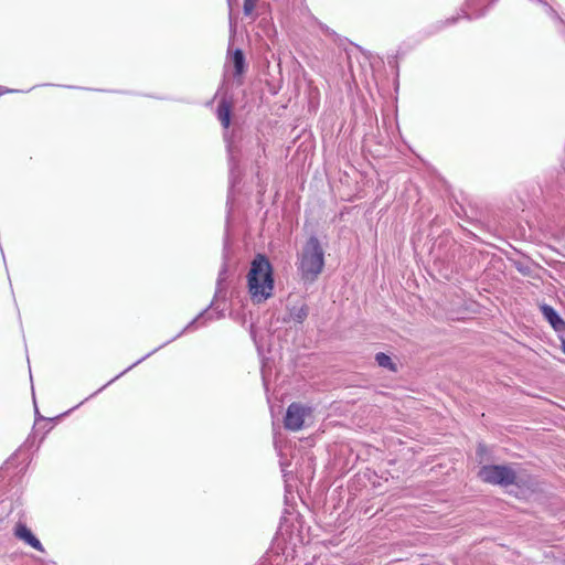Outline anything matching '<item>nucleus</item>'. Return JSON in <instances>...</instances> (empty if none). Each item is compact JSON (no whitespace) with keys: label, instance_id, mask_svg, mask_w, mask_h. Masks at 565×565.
<instances>
[{"label":"nucleus","instance_id":"nucleus-10","mask_svg":"<svg viewBox=\"0 0 565 565\" xmlns=\"http://www.w3.org/2000/svg\"><path fill=\"white\" fill-rule=\"evenodd\" d=\"M256 2L255 0H244L243 11L245 15H250L255 10Z\"/></svg>","mask_w":565,"mask_h":565},{"label":"nucleus","instance_id":"nucleus-6","mask_svg":"<svg viewBox=\"0 0 565 565\" xmlns=\"http://www.w3.org/2000/svg\"><path fill=\"white\" fill-rule=\"evenodd\" d=\"M15 535L24 541L28 545L33 547L36 551L43 552V546L41 542L35 537V535L31 532V530L24 524H19L15 529Z\"/></svg>","mask_w":565,"mask_h":565},{"label":"nucleus","instance_id":"nucleus-4","mask_svg":"<svg viewBox=\"0 0 565 565\" xmlns=\"http://www.w3.org/2000/svg\"><path fill=\"white\" fill-rule=\"evenodd\" d=\"M310 413V408L303 405L292 403L288 406L285 416V427L291 431H299L305 426V418Z\"/></svg>","mask_w":565,"mask_h":565},{"label":"nucleus","instance_id":"nucleus-11","mask_svg":"<svg viewBox=\"0 0 565 565\" xmlns=\"http://www.w3.org/2000/svg\"><path fill=\"white\" fill-rule=\"evenodd\" d=\"M559 339H561V341H562V351H563V352H564V354H565V338L563 337V338H559Z\"/></svg>","mask_w":565,"mask_h":565},{"label":"nucleus","instance_id":"nucleus-9","mask_svg":"<svg viewBox=\"0 0 565 565\" xmlns=\"http://www.w3.org/2000/svg\"><path fill=\"white\" fill-rule=\"evenodd\" d=\"M232 58H233V63L235 66V73L237 76H241L245 71V57H244L243 51L239 49H236L233 52Z\"/></svg>","mask_w":565,"mask_h":565},{"label":"nucleus","instance_id":"nucleus-2","mask_svg":"<svg viewBox=\"0 0 565 565\" xmlns=\"http://www.w3.org/2000/svg\"><path fill=\"white\" fill-rule=\"evenodd\" d=\"M247 287L250 299L255 303L268 300L274 294V270L269 259L257 254L250 264L247 275Z\"/></svg>","mask_w":565,"mask_h":565},{"label":"nucleus","instance_id":"nucleus-3","mask_svg":"<svg viewBox=\"0 0 565 565\" xmlns=\"http://www.w3.org/2000/svg\"><path fill=\"white\" fill-rule=\"evenodd\" d=\"M324 267V253L317 237H310L298 257V273L305 281L315 280Z\"/></svg>","mask_w":565,"mask_h":565},{"label":"nucleus","instance_id":"nucleus-8","mask_svg":"<svg viewBox=\"0 0 565 565\" xmlns=\"http://www.w3.org/2000/svg\"><path fill=\"white\" fill-rule=\"evenodd\" d=\"M376 363L388 371L395 372L397 370L396 364L393 362L392 358L384 353L380 352L375 355Z\"/></svg>","mask_w":565,"mask_h":565},{"label":"nucleus","instance_id":"nucleus-7","mask_svg":"<svg viewBox=\"0 0 565 565\" xmlns=\"http://www.w3.org/2000/svg\"><path fill=\"white\" fill-rule=\"evenodd\" d=\"M217 116L222 122V126L227 129L231 124V105L227 102H223L217 110Z\"/></svg>","mask_w":565,"mask_h":565},{"label":"nucleus","instance_id":"nucleus-1","mask_svg":"<svg viewBox=\"0 0 565 565\" xmlns=\"http://www.w3.org/2000/svg\"><path fill=\"white\" fill-rule=\"evenodd\" d=\"M493 452L480 444L477 447V479L487 486L509 488L519 484V476L515 468L507 463H495L491 459Z\"/></svg>","mask_w":565,"mask_h":565},{"label":"nucleus","instance_id":"nucleus-5","mask_svg":"<svg viewBox=\"0 0 565 565\" xmlns=\"http://www.w3.org/2000/svg\"><path fill=\"white\" fill-rule=\"evenodd\" d=\"M544 319L548 322L551 328L558 334L559 338L565 337V320L561 315L551 306L542 305L540 307Z\"/></svg>","mask_w":565,"mask_h":565}]
</instances>
